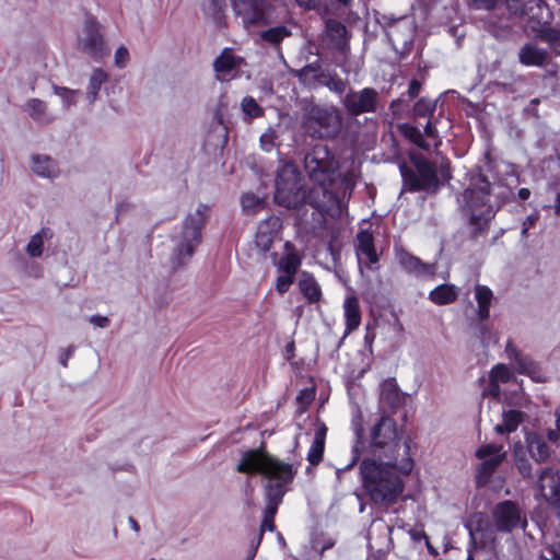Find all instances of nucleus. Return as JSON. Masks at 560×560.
Wrapping results in <instances>:
<instances>
[{
    "instance_id": "obj_35",
    "label": "nucleus",
    "mask_w": 560,
    "mask_h": 560,
    "mask_svg": "<svg viewBox=\"0 0 560 560\" xmlns=\"http://www.w3.org/2000/svg\"><path fill=\"white\" fill-rule=\"evenodd\" d=\"M291 31L284 25H278L268 30L261 31L258 36L259 40L269 44L273 47H278L282 40L291 36Z\"/></svg>"
},
{
    "instance_id": "obj_39",
    "label": "nucleus",
    "mask_w": 560,
    "mask_h": 560,
    "mask_svg": "<svg viewBox=\"0 0 560 560\" xmlns=\"http://www.w3.org/2000/svg\"><path fill=\"white\" fill-rule=\"evenodd\" d=\"M106 80L107 74L102 69H95L92 72L88 88V102L94 103L98 100L97 92Z\"/></svg>"
},
{
    "instance_id": "obj_18",
    "label": "nucleus",
    "mask_w": 560,
    "mask_h": 560,
    "mask_svg": "<svg viewBox=\"0 0 560 560\" xmlns=\"http://www.w3.org/2000/svg\"><path fill=\"white\" fill-rule=\"evenodd\" d=\"M500 206L494 209L491 205H489L481 212L471 211L469 213H464L468 215V225L470 228L469 237L477 242L480 237H485L488 233L491 221L494 219L497 211Z\"/></svg>"
},
{
    "instance_id": "obj_13",
    "label": "nucleus",
    "mask_w": 560,
    "mask_h": 560,
    "mask_svg": "<svg viewBox=\"0 0 560 560\" xmlns=\"http://www.w3.org/2000/svg\"><path fill=\"white\" fill-rule=\"evenodd\" d=\"M491 195V183L487 175L479 172L470 179L469 186L463 192V213L478 212L488 205Z\"/></svg>"
},
{
    "instance_id": "obj_15",
    "label": "nucleus",
    "mask_w": 560,
    "mask_h": 560,
    "mask_svg": "<svg viewBox=\"0 0 560 560\" xmlns=\"http://www.w3.org/2000/svg\"><path fill=\"white\" fill-rule=\"evenodd\" d=\"M539 490L549 505L560 509V470L542 469L539 474Z\"/></svg>"
},
{
    "instance_id": "obj_1",
    "label": "nucleus",
    "mask_w": 560,
    "mask_h": 560,
    "mask_svg": "<svg viewBox=\"0 0 560 560\" xmlns=\"http://www.w3.org/2000/svg\"><path fill=\"white\" fill-rule=\"evenodd\" d=\"M412 468L410 446L405 442L400 460L386 464V459L368 455L360 463L359 475L370 500L374 504L389 506L404 491V480L399 474L408 476Z\"/></svg>"
},
{
    "instance_id": "obj_33",
    "label": "nucleus",
    "mask_w": 560,
    "mask_h": 560,
    "mask_svg": "<svg viewBox=\"0 0 560 560\" xmlns=\"http://www.w3.org/2000/svg\"><path fill=\"white\" fill-rule=\"evenodd\" d=\"M527 447L530 456L537 463H545L550 457V448L546 441L538 434H533L527 438Z\"/></svg>"
},
{
    "instance_id": "obj_34",
    "label": "nucleus",
    "mask_w": 560,
    "mask_h": 560,
    "mask_svg": "<svg viewBox=\"0 0 560 560\" xmlns=\"http://www.w3.org/2000/svg\"><path fill=\"white\" fill-rule=\"evenodd\" d=\"M398 130L401 133L404 138L409 140L412 144L417 145L419 149H422L423 151H430L431 145L430 143L424 139L423 133L421 130L408 122L400 124L398 126Z\"/></svg>"
},
{
    "instance_id": "obj_52",
    "label": "nucleus",
    "mask_w": 560,
    "mask_h": 560,
    "mask_svg": "<svg viewBox=\"0 0 560 560\" xmlns=\"http://www.w3.org/2000/svg\"><path fill=\"white\" fill-rule=\"evenodd\" d=\"M492 375L502 383H506L511 378V373L504 364H497L492 370Z\"/></svg>"
},
{
    "instance_id": "obj_38",
    "label": "nucleus",
    "mask_w": 560,
    "mask_h": 560,
    "mask_svg": "<svg viewBox=\"0 0 560 560\" xmlns=\"http://www.w3.org/2000/svg\"><path fill=\"white\" fill-rule=\"evenodd\" d=\"M301 262V258L295 253H288L279 259L277 267L281 272L295 276Z\"/></svg>"
},
{
    "instance_id": "obj_53",
    "label": "nucleus",
    "mask_w": 560,
    "mask_h": 560,
    "mask_svg": "<svg viewBox=\"0 0 560 560\" xmlns=\"http://www.w3.org/2000/svg\"><path fill=\"white\" fill-rule=\"evenodd\" d=\"M515 465H516L518 472L524 478L532 477V464L527 458H525V457L517 458Z\"/></svg>"
},
{
    "instance_id": "obj_50",
    "label": "nucleus",
    "mask_w": 560,
    "mask_h": 560,
    "mask_svg": "<svg viewBox=\"0 0 560 560\" xmlns=\"http://www.w3.org/2000/svg\"><path fill=\"white\" fill-rule=\"evenodd\" d=\"M294 282V276H289L288 273L282 272V275L278 276L276 279V290L279 294H284L290 290V287Z\"/></svg>"
},
{
    "instance_id": "obj_60",
    "label": "nucleus",
    "mask_w": 560,
    "mask_h": 560,
    "mask_svg": "<svg viewBox=\"0 0 560 560\" xmlns=\"http://www.w3.org/2000/svg\"><path fill=\"white\" fill-rule=\"evenodd\" d=\"M420 89H421V84L419 81L412 80L410 82L409 89H408L409 101H413L419 95Z\"/></svg>"
},
{
    "instance_id": "obj_48",
    "label": "nucleus",
    "mask_w": 560,
    "mask_h": 560,
    "mask_svg": "<svg viewBox=\"0 0 560 560\" xmlns=\"http://www.w3.org/2000/svg\"><path fill=\"white\" fill-rule=\"evenodd\" d=\"M502 448H503L502 445L489 443V444L480 446L476 451V457L479 459L490 458L492 456L503 454L504 452H502Z\"/></svg>"
},
{
    "instance_id": "obj_10",
    "label": "nucleus",
    "mask_w": 560,
    "mask_h": 560,
    "mask_svg": "<svg viewBox=\"0 0 560 560\" xmlns=\"http://www.w3.org/2000/svg\"><path fill=\"white\" fill-rule=\"evenodd\" d=\"M232 9L243 26H261L272 23L276 19V8L269 0H233Z\"/></svg>"
},
{
    "instance_id": "obj_56",
    "label": "nucleus",
    "mask_w": 560,
    "mask_h": 560,
    "mask_svg": "<svg viewBox=\"0 0 560 560\" xmlns=\"http://www.w3.org/2000/svg\"><path fill=\"white\" fill-rule=\"evenodd\" d=\"M244 114V119L249 122L253 118L264 115V107H241Z\"/></svg>"
},
{
    "instance_id": "obj_3",
    "label": "nucleus",
    "mask_w": 560,
    "mask_h": 560,
    "mask_svg": "<svg viewBox=\"0 0 560 560\" xmlns=\"http://www.w3.org/2000/svg\"><path fill=\"white\" fill-rule=\"evenodd\" d=\"M236 470L248 475L259 474L268 479L264 485L265 509H268V513H271L272 510L278 511L288 490L287 485L293 480L295 475L291 464L280 462L261 448L246 451L237 464Z\"/></svg>"
},
{
    "instance_id": "obj_16",
    "label": "nucleus",
    "mask_w": 560,
    "mask_h": 560,
    "mask_svg": "<svg viewBox=\"0 0 560 560\" xmlns=\"http://www.w3.org/2000/svg\"><path fill=\"white\" fill-rule=\"evenodd\" d=\"M506 352L515 361L520 374L529 376L536 383H545L547 381V376L539 363L530 357L522 354L511 342L506 346Z\"/></svg>"
},
{
    "instance_id": "obj_17",
    "label": "nucleus",
    "mask_w": 560,
    "mask_h": 560,
    "mask_svg": "<svg viewBox=\"0 0 560 560\" xmlns=\"http://www.w3.org/2000/svg\"><path fill=\"white\" fill-rule=\"evenodd\" d=\"M318 68L319 67L317 65L305 66L299 71V77L306 80L308 79L310 74H313L320 85L328 88L330 91L339 95L346 92V81L340 79L335 72L322 71L320 73H317Z\"/></svg>"
},
{
    "instance_id": "obj_46",
    "label": "nucleus",
    "mask_w": 560,
    "mask_h": 560,
    "mask_svg": "<svg viewBox=\"0 0 560 560\" xmlns=\"http://www.w3.org/2000/svg\"><path fill=\"white\" fill-rule=\"evenodd\" d=\"M276 236L268 234L264 231H260L257 229L256 235H255V244L256 247L262 253L266 254L270 250L273 241Z\"/></svg>"
},
{
    "instance_id": "obj_23",
    "label": "nucleus",
    "mask_w": 560,
    "mask_h": 560,
    "mask_svg": "<svg viewBox=\"0 0 560 560\" xmlns=\"http://www.w3.org/2000/svg\"><path fill=\"white\" fill-rule=\"evenodd\" d=\"M298 288L301 294L310 304H314L322 299V289L315 277L308 271H301L298 280Z\"/></svg>"
},
{
    "instance_id": "obj_26",
    "label": "nucleus",
    "mask_w": 560,
    "mask_h": 560,
    "mask_svg": "<svg viewBox=\"0 0 560 560\" xmlns=\"http://www.w3.org/2000/svg\"><path fill=\"white\" fill-rule=\"evenodd\" d=\"M326 434L327 427L325 423H320L315 430L314 440L307 453V460L311 465L316 466L323 460Z\"/></svg>"
},
{
    "instance_id": "obj_7",
    "label": "nucleus",
    "mask_w": 560,
    "mask_h": 560,
    "mask_svg": "<svg viewBox=\"0 0 560 560\" xmlns=\"http://www.w3.org/2000/svg\"><path fill=\"white\" fill-rule=\"evenodd\" d=\"M307 190L299 167L292 162H281L276 171L273 201L285 209L305 205Z\"/></svg>"
},
{
    "instance_id": "obj_24",
    "label": "nucleus",
    "mask_w": 560,
    "mask_h": 560,
    "mask_svg": "<svg viewBox=\"0 0 560 560\" xmlns=\"http://www.w3.org/2000/svg\"><path fill=\"white\" fill-rule=\"evenodd\" d=\"M229 107H215L212 114L211 135H217L220 138V145L224 147L229 140V126L231 122L228 114Z\"/></svg>"
},
{
    "instance_id": "obj_19",
    "label": "nucleus",
    "mask_w": 560,
    "mask_h": 560,
    "mask_svg": "<svg viewBox=\"0 0 560 560\" xmlns=\"http://www.w3.org/2000/svg\"><path fill=\"white\" fill-rule=\"evenodd\" d=\"M84 50L94 56H101L104 51V39L101 33V25L94 21L89 20L84 27V37L82 39Z\"/></svg>"
},
{
    "instance_id": "obj_51",
    "label": "nucleus",
    "mask_w": 560,
    "mask_h": 560,
    "mask_svg": "<svg viewBox=\"0 0 560 560\" xmlns=\"http://www.w3.org/2000/svg\"><path fill=\"white\" fill-rule=\"evenodd\" d=\"M276 138H277V136H276L275 130L269 128L266 132H264L260 136L259 142H260L261 149L266 152L272 151L276 148V142H275Z\"/></svg>"
},
{
    "instance_id": "obj_32",
    "label": "nucleus",
    "mask_w": 560,
    "mask_h": 560,
    "mask_svg": "<svg viewBox=\"0 0 560 560\" xmlns=\"http://www.w3.org/2000/svg\"><path fill=\"white\" fill-rule=\"evenodd\" d=\"M357 249L366 256L370 264H376L378 261L374 237L369 230H361L357 234Z\"/></svg>"
},
{
    "instance_id": "obj_42",
    "label": "nucleus",
    "mask_w": 560,
    "mask_h": 560,
    "mask_svg": "<svg viewBox=\"0 0 560 560\" xmlns=\"http://www.w3.org/2000/svg\"><path fill=\"white\" fill-rule=\"evenodd\" d=\"M502 419L505 423V431L514 432L523 422V412L516 409L504 410L502 412Z\"/></svg>"
},
{
    "instance_id": "obj_21",
    "label": "nucleus",
    "mask_w": 560,
    "mask_h": 560,
    "mask_svg": "<svg viewBox=\"0 0 560 560\" xmlns=\"http://www.w3.org/2000/svg\"><path fill=\"white\" fill-rule=\"evenodd\" d=\"M243 59L233 54L232 49L225 48L213 61V69L217 79L225 80L233 70L241 67Z\"/></svg>"
},
{
    "instance_id": "obj_40",
    "label": "nucleus",
    "mask_w": 560,
    "mask_h": 560,
    "mask_svg": "<svg viewBox=\"0 0 560 560\" xmlns=\"http://www.w3.org/2000/svg\"><path fill=\"white\" fill-rule=\"evenodd\" d=\"M416 110V115L420 117H428L427 124L424 125V135L430 138L438 137V129H436V122L432 121V118L434 116V112L436 107H413Z\"/></svg>"
},
{
    "instance_id": "obj_27",
    "label": "nucleus",
    "mask_w": 560,
    "mask_h": 560,
    "mask_svg": "<svg viewBox=\"0 0 560 560\" xmlns=\"http://www.w3.org/2000/svg\"><path fill=\"white\" fill-rule=\"evenodd\" d=\"M380 399L381 402L386 405L390 410H395L399 407L401 398L395 378H387L381 384Z\"/></svg>"
},
{
    "instance_id": "obj_54",
    "label": "nucleus",
    "mask_w": 560,
    "mask_h": 560,
    "mask_svg": "<svg viewBox=\"0 0 560 560\" xmlns=\"http://www.w3.org/2000/svg\"><path fill=\"white\" fill-rule=\"evenodd\" d=\"M129 60V52L125 46H120L117 48L115 52V62L119 68H125Z\"/></svg>"
},
{
    "instance_id": "obj_44",
    "label": "nucleus",
    "mask_w": 560,
    "mask_h": 560,
    "mask_svg": "<svg viewBox=\"0 0 560 560\" xmlns=\"http://www.w3.org/2000/svg\"><path fill=\"white\" fill-rule=\"evenodd\" d=\"M257 229L277 237L282 229V220L277 215H270L262 220Z\"/></svg>"
},
{
    "instance_id": "obj_47",
    "label": "nucleus",
    "mask_w": 560,
    "mask_h": 560,
    "mask_svg": "<svg viewBox=\"0 0 560 560\" xmlns=\"http://www.w3.org/2000/svg\"><path fill=\"white\" fill-rule=\"evenodd\" d=\"M224 0H209L208 11L217 24L221 25L224 20Z\"/></svg>"
},
{
    "instance_id": "obj_9",
    "label": "nucleus",
    "mask_w": 560,
    "mask_h": 560,
    "mask_svg": "<svg viewBox=\"0 0 560 560\" xmlns=\"http://www.w3.org/2000/svg\"><path fill=\"white\" fill-rule=\"evenodd\" d=\"M304 126L314 138H334L341 130L342 118L337 107H310Z\"/></svg>"
},
{
    "instance_id": "obj_31",
    "label": "nucleus",
    "mask_w": 560,
    "mask_h": 560,
    "mask_svg": "<svg viewBox=\"0 0 560 560\" xmlns=\"http://www.w3.org/2000/svg\"><path fill=\"white\" fill-rule=\"evenodd\" d=\"M458 296L454 284L442 283L429 293V300L436 305H447L456 301Z\"/></svg>"
},
{
    "instance_id": "obj_5",
    "label": "nucleus",
    "mask_w": 560,
    "mask_h": 560,
    "mask_svg": "<svg viewBox=\"0 0 560 560\" xmlns=\"http://www.w3.org/2000/svg\"><path fill=\"white\" fill-rule=\"evenodd\" d=\"M352 187L348 178L327 184H317L306 194L305 205L311 206L313 221L322 226L326 222V215L336 219L342 213L343 200L347 194H351Z\"/></svg>"
},
{
    "instance_id": "obj_64",
    "label": "nucleus",
    "mask_w": 560,
    "mask_h": 560,
    "mask_svg": "<svg viewBox=\"0 0 560 560\" xmlns=\"http://www.w3.org/2000/svg\"><path fill=\"white\" fill-rule=\"evenodd\" d=\"M410 538L412 541L415 542H420L422 539L425 540L428 538L427 534L422 530H418V529H410L408 532Z\"/></svg>"
},
{
    "instance_id": "obj_28",
    "label": "nucleus",
    "mask_w": 560,
    "mask_h": 560,
    "mask_svg": "<svg viewBox=\"0 0 560 560\" xmlns=\"http://www.w3.org/2000/svg\"><path fill=\"white\" fill-rule=\"evenodd\" d=\"M475 299L477 301V316L479 322H486L490 316V305L493 299L492 291L481 284L475 287Z\"/></svg>"
},
{
    "instance_id": "obj_36",
    "label": "nucleus",
    "mask_w": 560,
    "mask_h": 560,
    "mask_svg": "<svg viewBox=\"0 0 560 560\" xmlns=\"http://www.w3.org/2000/svg\"><path fill=\"white\" fill-rule=\"evenodd\" d=\"M537 38L549 45L556 56H560V26L540 28Z\"/></svg>"
},
{
    "instance_id": "obj_62",
    "label": "nucleus",
    "mask_w": 560,
    "mask_h": 560,
    "mask_svg": "<svg viewBox=\"0 0 560 560\" xmlns=\"http://www.w3.org/2000/svg\"><path fill=\"white\" fill-rule=\"evenodd\" d=\"M296 3L306 9V10H315L319 7L320 0H295Z\"/></svg>"
},
{
    "instance_id": "obj_57",
    "label": "nucleus",
    "mask_w": 560,
    "mask_h": 560,
    "mask_svg": "<svg viewBox=\"0 0 560 560\" xmlns=\"http://www.w3.org/2000/svg\"><path fill=\"white\" fill-rule=\"evenodd\" d=\"M315 393L313 389L304 388L296 396V400L301 405H310L314 399Z\"/></svg>"
},
{
    "instance_id": "obj_11",
    "label": "nucleus",
    "mask_w": 560,
    "mask_h": 560,
    "mask_svg": "<svg viewBox=\"0 0 560 560\" xmlns=\"http://www.w3.org/2000/svg\"><path fill=\"white\" fill-rule=\"evenodd\" d=\"M491 518L498 533L509 534L516 528L525 530L527 527L525 512L512 500L498 502L491 511Z\"/></svg>"
},
{
    "instance_id": "obj_61",
    "label": "nucleus",
    "mask_w": 560,
    "mask_h": 560,
    "mask_svg": "<svg viewBox=\"0 0 560 560\" xmlns=\"http://www.w3.org/2000/svg\"><path fill=\"white\" fill-rule=\"evenodd\" d=\"M74 352V347L70 346L66 350H62L59 357V362L63 368L68 366V360L72 357Z\"/></svg>"
},
{
    "instance_id": "obj_12",
    "label": "nucleus",
    "mask_w": 560,
    "mask_h": 560,
    "mask_svg": "<svg viewBox=\"0 0 560 560\" xmlns=\"http://www.w3.org/2000/svg\"><path fill=\"white\" fill-rule=\"evenodd\" d=\"M386 23V34L393 48L400 52L407 54L411 50L415 38V23L408 16L393 19L386 14L383 15Z\"/></svg>"
},
{
    "instance_id": "obj_25",
    "label": "nucleus",
    "mask_w": 560,
    "mask_h": 560,
    "mask_svg": "<svg viewBox=\"0 0 560 560\" xmlns=\"http://www.w3.org/2000/svg\"><path fill=\"white\" fill-rule=\"evenodd\" d=\"M345 318H346V329L343 337L341 338L339 346L342 343L343 339L357 329L361 323V312L359 307V301L354 295L348 296L345 300Z\"/></svg>"
},
{
    "instance_id": "obj_58",
    "label": "nucleus",
    "mask_w": 560,
    "mask_h": 560,
    "mask_svg": "<svg viewBox=\"0 0 560 560\" xmlns=\"http://www.w3.org/2000/svg\"><path fill=\"white\" fill-rule=\"evenodd\" d=\"M89 322L100 328H107L110 324V320L107 316H102L100 314L92 315Z\"/></svg>"
},
{
    "instance_id": "obj_6",
    "label": "nucleus",
    "mask_w": 560,
    "mask_h": 560,
    "mask_svg": "<svg viewBox=\"0 0 560 560\" xmlns=\"http://www.w3.org/2000/svg\"><path fill=\"white\" fill-rule=\"evenodd\" d=\"M408 158L413 167L408 166L405 162L399 164L400 195L418 191H423L429 196L438 194L443 187V182L439 177L436 163L415 151H410Z\"/></svg>"
},
{
    "instance_id": "obj_59",
    "label": "nucleus",
    "mask_w": 560,
    "mask_h": 560,
    "mask_svg": "<svg viewBox=\"0 0 560 560\" xmlns=\"http://www.w3.org/2000/svg\"><path fill=\"white\" fill-rule=\"evenodd\" d=\"M504 1H505L506 9L512 14H518V13L523 12L522 3L518 0H504Z\"/></svg>"
},
{
    "instance_id": "obj_45",
    "label": "nucleus",
    "mask_w": 560,
    "mask_h": 560,
    "mask_svg": "<svg viewBox=\"0 0 560 560\" xmlns=\"http://www.w3.org/2000/svg\"><path fill=\"white\" fill-rule=\"evenodd\" d=\"M43 235L42 232L34 234L26 245V253L32 258L40 257L43 254Z\"/></svg>"
},
{
    "instance_id": "obj_20",
    "label": "nucleus",
    "mask_w": 560,
    "mask_h": 560,
    "mask_svg": "<svg viewBox=\"0 0 560 560\" xmlns=\"http://www.w3.org/2000/svg\"><path fill=\"white\" fill-rule=\"evenodd\" d=\"M397 259L400 266L409 273L417 277L433 276L435 272V266L432 264L423 262L419 257L408 253L405 249H400L397 253Z\"/></svg>"
},
{
    "instance_id": "obj_55",
    "label": "nucleus",
    "mask_w": 560,
    "mask_h": 560,
    "mask_svg": "<svg viewBox=\"0 0 560 560\" xmlns=\"http://www.w3.org/2000/svg\"><path fill=\"white\" fill-rule=\"evenodd\" d=\"M56 93L62 95L63 101L69 103H77L79 102L78 95L79 91L77 90H69L66 88H58L56 89Z\"/></svg>"
},
{
    "instance_id": "obj_41",
    "label": "nucleus",
    "mask_w": 560,
    "mask_h": 560,
    "mask_svg": "<svg viewBox=\"0 0 560 560\" xmlns=\"http://www.w3.org/2000/svg\"><path fill=\"white\" fill-rule=\"evenodd\" d=\"M242 209L246 213H255L264 208L265 199L253 192H245L241 196Z\"/></svg>"
},
{
    "instance_id": "obj_22",
    "label": "nucleus",
    "mask_w": 560,
    "mask_h": 560,
    "mask_svg": "<svg viewBox=\"0 0 560 560\" xmlns=\"http://www.w3.org/2000/svg\"><path fill=\"white\" fill-rule=\"evenodd\" d=\"M518 60L524 66L542 67L549 61V54L546 49L536 44L526 43L518 52Z\"/></svg>"
},
{
    "instance_id": "obj_8",
    "label": "nucleus",
    "mask_w": 560,
    "mask_h": 560,
    "mask_svg": "<svg viewBox=\"0 0 560 560\" xmlns=\"http://www.w3.org/2000/svg\"><path fill=\"white\" fill-rule=\"evenodd\" d=\"M308 178L316 184H327L347 178L339 171V162L327 145L316 144L303 158Z\"/></svg>"
},
{
    "instance_id": "obj_63",
    "label": "nucleus",
    "mask_w": 560,
    "mask_h": 560,
    "mask_svg": "<svg viewBox=\"0 0 560 560\" xmlns=\"http://www.w3.org/2000/svg\"><path fill=\"white\" fill-rule=\"evenodd\" d=\"M538 219H539V213H538V211H535V212H533V213L528 214V215L524 219V221L522 222V226H525V228H528V229H529V228H532L533 225H535V224H536V222L538 221Z\"/></svg>"
},
{
    "instance_id": "obj_43",
    "label": "nucleus",
    "mask_w": 560,
    "mask_h": 560,
    "mask_svg": "<svg viewBox=\"0 0 560 560\" xmlns=\"http://www.w3.org/2000/svg\"><path fill=\"white\" fill-rule=\"evenodd\" d=\"M26 115L38 125L45 126L52 121L54 116L47 112V107H24Z\"/></svg>"
},
{
    "instance_id": "obj_2",
    "label": "nucleus",
    "mask_w": 560,
    "mask_h": 560,
    "mask_svg": "<svg viewBox=\"0 0 560 560\" xmlns=\"http://www.w3.org/2000/svg\"><path fill=\"white\" fill-rule=\"evenodd\" d=\"M354 435L352 459L342 469L338 468L337 475L351 469L360 460L362 453L377 457V459H386V464H392L400 460L405 442L410 445V439H406L401 443L396 420L386 415L381 416L371 427L368 439L364 438V429L361 424L355 425Z\"/></svg>"
},
{
    "instance_id": "obj_49",
    "label": "nucleus",
    "mask_w": 560,
    "mask_h": 560,
    "mask_svg": "<svg viewBox=\"0 0 560 560\" xmlns=\"http://www.w3.org/2000/svg\"><path fill=\"white\" fill-rule=\"evenodd\" d=\"M277 514L276 510H272L271 513H268V509H264V517L259 526L258 533L264 536L266 530L272 532L275 530V516Z\"/></svg>"
},
{
    "instance_id": "obj_14",
    "label": "nucleus",
    "mask_w": 560,
    "mask_h": 560,
    "mask_svg": "<svg viewBox=\"0 0 560 560\" xmlns=\"http://www.w3.org/2000/svg\"><path fill=\"white\" fill-rule=\"evenodd\" d=\"M324 43L346 56L350 49L347 27L340 21L327 19L325 21Z\"/></svg>"
},
{
    "instance_id": "obj_29",
    "label": "nucleus",
    "mask_w": 560,
    "mask_h": 560,
    "mask_svg": "<svg viewBox=\"0 0 560 560\" xmlns=\"http://www.w3.org/2000/svg\"><path fill=\"white\" fill-rule=\"evenodd\" d=\"M505 457L506 453H503L490 458L481 459L482 462L477 467V483L479 486L486 485Z\"/></svg>"
},
{
    "instance_id": "obj_4",
    "label": "nucleus",
    "mask_w": 560,
    "mask_h": 560,
    "mask_svg": "<svg viewBox=\"0 0 560 560\" xmlns=\"http://www.w3.org/2000/svg\"><path fill=\"white\" fill-rule=\"evenodd\" d=\"M211 209L206 203H199L194 212H189L182 223L180 232L172 236L174 244L170 264L173 271L187 265L196 248L202 242V231L210 218Z\"/></svg>"
},
{
    "instance_id": "obj_37",
    "label": "nucleus",
    "mask_w": 560,
    "mask_h": 560,
    "mask_svg": "<svg viewBox=\"0 0 560 560\" xmlns=\"http://www.w3.org/2000/svg\"><path fill=\"white\" fill-rule=\"evenodd\" d=\"M377 91L368 88L360 93L348 94L345 105H374L377 102Z\"/></svg>"
},
{
    "instance_id": "obj_30",
    "label": "nucleus",
    "mask_w": 560,
    "mask_h": 560,
    "mask_svg": "<svg viewBox=\"0 0 560 560\" xmlns=\"http://www.w3.org/2000/svg\"><path fill=\"white\" fill-rule=\"evenodd\" d=\"M32 171L46 178L56 177L58 174V167L55 160L48 155L35 154L32 156Z\"/></svg>"
}]
</instances>
